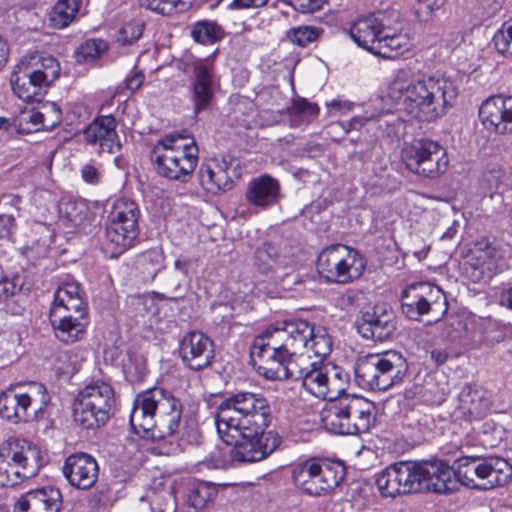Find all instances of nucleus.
<instances>
[{"label": "nucleus", "mask_w": 512, "mask_h": 512, "mask_svg": "<svg viewBox=\"0 0 512 512\" xmlns=\"http://www.w3.org/2000/svg\"><path fill=\"white\" fill-rule=\"evenodd\" d=\"M271 408L260 393L231 394L216 408L215 424L221 440L231 446L230 457L237 462H257L267 458L281 444V437L266 431Z\"/></svg>", "instance_id": "1"}, {"label": "nucleus", "mask_w": 512, "mask_h": 512, "mask_svg": "<svg viewBox=\"0 0 512 512\" xmlns=\"http://www.w3.org/2000/svg\"><path fill=\"white\" fill-rule=\"evenodd\" d=\"M130 425L144 438H165L180 433L182 441L200 445L202 433L196 420L183 416V404L170 390L153 387L139 393L133 402Z\"/></svg>", "instance_id": "2"}, {"label": "nucleus", "mask_w": 512, "mask_h": 512, "mask_svg": "<svg viewBox=\"0 0 512 512\" xmlns=\"http://www.w3.org/2000/svg\"><path fill=\"white\" fill-rule=\"evenodd\" d=\"M449 465L442 460L399 461L376 476V485L384 497L455 490Z\"/></svg>", "instance_id": "3"}, {"label": "nucleus", "mask_w": 512, "mask_h": 512, "mask_svg": "<svg viewBox=\"0 0 512 512\" xmlns=\"http://www.w3.org/2000/svg\"><path fill=\"white\" fill-rule=\"evenodd\" d=\"M455 80L445 76H423L411 83L407 94L397 104L420 121H433L445 115L458 96Z\"/></svg>", "instance_id": "4"}, {"label": "nucleus", "mask_w": 512, "mask_h": 512, "mask_svg": "<svg viewBox=\"0 0 512 512\" xmlns=\"http://www.w3.org/2000/svg\"><path fill=\"white\" fill-rule=\"evenodd\" d=\"M311 333L309 322L303 319L284 320L266 328L254 338L251 346V357L255 362L258 360V373L262 375L279 359L305 347Z\"/></svg>", "instance_id": "5"}, {"label": "nucleus", "mask_w": 512, "mask_h": 512, "mask_svg": "<svg viewBox=\"0 0 512 512\" xmlns=\"http://www.w3.org/2000/svg\"><path fill=\"white\" fill-rule=\"evenodd\" d=\"M87 303L76 282L61 284L55 292L50 322L57 339L74 343L83 338L87 326Z\"/></svg>", "instance_id": "6"}, {"label": "nucleus", "mask_w": 512, "mask_h": 512, "mask_svg": "<svg viewBox=\"0 0 512 512\" xmlns=\"http://www.w3.org/2000/svg\"><path fill=\"white\" fill-rule=\"evenodd\" d=\"M408 362L401 352L390 350L359 358L354 367L357 384L373 391H385L403 381Z\"/></svg>", "instance_id": "7"}, {"label": "nucleus", "mask_w": 512, "mask_h": 512, "mask_svg": "<svg viewBox=\"0 0 512 512\" xmlns=\"http://www.w3.org/2000/svg\"><path fill=\"white\" fill-rule=\"evenodd\" d=\"M451 475L457 481L471 489L489 490L506 484L512 476L509 463L498 457H460L449 466Z\"/></svg>", "instance_id": "8"}, {"label": "nucleus", "mask_w": 512, "mask_h": 512, "mask_svg": "<svg viewBox=\"0 0 512 512\" xmlns=\"http://www.w3.org/2000/svg\"><path fill=\"white\" fill-rule=\"evenodd\" d=\"M40 449L26 439L11 438L0 446V487H14L36 476Z\"/></svg>", "instance_id": "9"}, {"label": "nucleus", "mask_w": 512, "mask_h": 512, "mask_svg": "<svg viewBox=\"0 0 512 512\" xmlns=\"http://www.w3.org/2000/svg\"><path fill=\"white\" fill-rule=\"evenodd\" d=\"M115 404L113 387L104 381H93L78 394L73 409L74 420L85 429L98 428L110 419Z\"/></svg>", "instance_id": "10"}, {"label": "nucleus", "mask_w": 512, "mask_h": 512, "mask_svg": "<svg viewBox=\"0 0 512 512\" xmlns=\"http://www.w3.org/2000/svg\"><path fill=\"white\" fill-rule=\"evenodd\" d=\"M316 267L326 283L349 284L362 275L366 263L357 250L332 244L319 253Z\"/></svg>", "instance_id": "11"}, {"label": "nucleus", "mask_w": 512, "mask_h": 512, "mask_svg": "<svg viewBox=\"0 0 512 512\" xmlns=\"http://www.w3.org/2000/svg\"><path fill=\"white\" fill-rule=\"evenodd\" d=\"M400 301L402 314L413 321H421L424 315H429L433 321H438L448 310L443 291L428 282L408 285L401 292Z\"/></svg>", "instance_id": "12"}, {"label": "nucleus", "mask_w": 512, "mask_h": 512, "mask_svg": "<svg viewBox=\"0 0 512 512\" xmlns=\"http://www.w3.org/2000/svg\"><path fill=\"white\" fill-rule=\"evenodd\" d=\"M406 168L419 176L434 179L443 174L448 167L445 149L429 139H414L406 144L401 152Z\"/></svg>", "instance_id": "13"}, {"label": "nucleus", "mask_w": 512, "mask_h": 512, "mask_svg": "<svg viewBox=\"0 0 512 512\" xmlns=\"http://www.w3.org/2000/svg\"><path fill=\"white\" fill-rule=\"evenodd\" d=\"M140 210L138 204L128 198L117 199L108 215L106 238L117 248L116 254H121L131 247L139 235Z\"/></svg>", "instance_id": "14"}, {"label": "nucleus", "mask_w": 512, "mask_h": 512, "mask_svg": "<svg viewBox=\"0 0 512 512\" xmlns=\"http://www.w3.org/2000/svg\"><path fill=\"white\" fill-rule=\"evenodd\" d=\"M198 154V146L193 140L190 144H183L181 151L162 152L159 147H153L150 158L158 175L185 182L197 167Z\"/></svg>", "instance_id": "15"}, {"label": "nucleus", "mask_w": 512, "mask_h": 512, "mask_svg": "<svg viewBox=\"0 0 512 512\" xmlns=\"http://www.w3.org/2000/svg\"><path fill=\"white\" fill-rule=\"evenodd\" d=\"M218 87L214 65L202 60L190 65L188 98L195 116L209 110Z\"/></svg>", "instance_id": "16"}, {"label": "nucleus", "mask_w": 512, "mask_h": 512, "mask_svg": "<svg viewBox=\"0 0 512 512\" xmlns=\"http://www.w3.org/2000/svg\"><path fill=\"white\" fill-rule=\"evenodd\" d=\"M179 356L185 367L193 371H201L213 362L214 343L200 331L188 332L180 340Z\"/></svg>", "instance_id": "17"}, {"label": "nucleus", "mask_w": 512, "mask_h": 512, "mask_svg": "<svg viewBox=\"0 0 512 512\" xmlns=\"http://www.w3.org/2000/svg\"><path fill=\"white\" fill-rule=\"evenodd\" d=\"M239 161L229 157H224L221 161H212L202 164L199 172V182L201 186L209 193L218 194L232 189L234 178H238L240 173L237 170Z\"/></svg>", "instance_id": "18"}, {"label": "nucleus", "mask_w": 512, "mask_h": 512, "mask_svg": "<svg viewBox=\"0 0 512 512\" xmlns=\"http://www.w3.org/2000/svg\"><path fill=\"white\" fill-rule=\"evenodd\" d=\"M357 332L367 340L382 342L392 337L396 330V316L392 309L375 306L363 312L355 322Z\"/></svg>", "instance_id": "19"}, {"label": "nucleus", "mask_w": 512, "mask_h": 512, "mask_svg": "<svg viewBox=\"0 0 512 512\" xmlns=\"http://www.w3.org/2000/svg\"><path fill=\"white\" fill-rule=\"evenodd\" d=\"M62 472L71 486L79 490H88L98 480L99 466L92 455L78 452L65 459Z\"/></svg>", "instance_id": "20"}, {"label": "nucleus", "mask_w": 512, "mask_h": 512, "mask_svg": "<svg viewBox=\"0 0 512 512\" xmlns=\"http://www.w3.org/2000/svg\"><path fill=\"white\" fill-rule=\"evenodd\" d=\"M479 118L486 129L496 134L512 133V96L487 98L479 108Z\"/></svg>", "instance_id": "21"}, {"label": "nucleus", "mask_w": 512, "mask_h": 512, "mask_svg": "<svg viewBox=\"0 0 512 512\" xmlns=\"http://www.w3.org/2000/svg\"><path fill=\"white\" fill-rule=\"evenodd\" d=\"M10 84L14 94L26 102H39L49 87L36 75L30 62L24 60L20 61L12 71Z\"/></svg>", "instance_id": "22"}, {"label": "nucleus", "mask_w": 512, "mask_h": 512, "mask_svg": "<svg viewBox=\"0 0 512 512\" xmlns=\"http://www.w3.org/2000/svg\"><path fill=\"white\" fill-rule=\"evenodd\" d=\"M292 263L293 258L287 251V246H282L280 242H263L252 256L254 269L263 275H274L279 270L290 267Z\"/></svg>", "instance_id": "23"}, {"label": "nucleus", "mask_w": 512, "mask_h": 512, "mask_svg": "<svg viewBox=\"0 0 512 512\" xmlns=\"http://www.w3.org/2000/svg\"><path fill=\"white\" fill-rule=\"evenodd\" d=\"M62 502L58 488L45 486L22 494L15 502L13 512H59Z\"/></svg>", "instance_id": "24"}, {"label": "nucleus", "mask_w": 512, "mask_h": 512, "mask_svg": "<svg viewBox=\"0 0 512 512\" xmlns=\"http://www.w3.org/2000/svg\"><path fill=\"white\" fill-rule=\"evenodd\" d=\"M113 115L96 117L84 130V138L90 144L99 143L101 151L114 154L120 151L121 143L116 131Z\"/></svg>", "instance_id": "25"}, {"label": "nucleus", "mask_w": 512, "mask_h": 512, "mask_svg": "<svg viewBox=\"0 0 512 512\" xmlns=\"http://www.w3.org/2000/svg\"><path fill=\"white\" fill-rule=\"evenodd\" d=\"M345 475V466L341 462L322 458L307 494L311 496L326 495L343 481Z\"/></svg>", "instance_id": "26"}, {"label": "nucleus", "mask_w": 512, "mask_h": 512, "mask_svg": "<svg viewBox=\"0 0 512 512\" xmlns=\"http://www.w3.org/2000/svg\"><path fill=\"white\" fill-rule=\"evenodd\" d=\"M305 347H300L295 350V354L285 358L279 359L273 366L269 367L262 375L267 380H303L305 372L309 369V364L304 365V361L311 356L304 354Z\"/></svg>", "instance_id": "27"}, {"label": "nucleus", "mask_w": 512, "mask_h": 512, "mask_svg": "<svg viewBox=\"0 0 512 512\" xmlns=\"http://www.w3.org/2000/svg\"><path fill=\"white\" fill-rule=\"evenodd\" d=\"M49 401L50 397L42 383H30L28 392L16 393L17 420L28 422L35 419Z\"/></svg>", "instance_id": "28"}, {"label": "nucleus", "mask_w": 512, "mask_h": 512, "mask_svg": "<svg viewBox=\"0 0 512 512\" xmlns=\"http://www.w3.org/2000/svg\"><path fill=\"white\" fill-rule=\"evenodd\" d=\"M245 197L251 205L267 208L278 202L280 184L273 177L262 175L249 182Z\"/></svg>", "instance_id": "29"}, {"label": "nucleus", "mask_w": 512, "mask_h": 512, "mask_svg": "<svg viewBox=\"0 0 512 512\" xmlns=\"http://www.w3.org/2000/svg\"><path fill=\"white\" fill-rule=\"evenodd\" d=\"M459 407L473 419H480L491 407L489 391L477 385H465L459 394Z\"/></svg>", "instance_id": "30"}, {"label": "nucleus", "mask_w": 512, "mask_h": 512, "mask_svg": "<svg viewBox=\"0 0 512 512\" xmlns=\"http://www.w3.org/2000/svg\"><path fill=\"white\" fill-rule=\"evenodd\" d=\"M348 409L347 435L367 432L374 420L371 402L360 396L349 395Z\"/></svg>", "instance_id": "31"}, {"label": "nucleus", "mask_w": 512, "mask_h": 512, "mask_svg": "<svg viewBox=\"0 0 512 512\" xmlns=\"http://www.w3.org/2000/svg\"><path fill=\"white\" fill-rule=\"evenodd\" d=\"M348 403L349 395L329 400L321 411V421L327 431L333 434L347 435Z\"/></svg>", "instance_id": "32"}, {"label": "nucleus", "mask_w": 512, "mask_h": 512, "mask_svg": "<svg viewBox=\"0 0 512 512\" xmlns=\"http://www.w3.org/2000/svg\"><path fill=\"white\" fill-rule=\"evenodd\" d=\"M378 32V26L372 13L357 18L349 29L352 40L370 53H372V46L378 45Z\"/></svg>", "instance_id": "33"}, {"label": "nucleus", "mask_w": 512, "mask_h": 512, "mask_svg": "<svg viewBox=\"0 0 512 512\" xmlns=\"http://www.w3.org/2000/svg\"><path fill=\"white\" fill-rule=\"evenodd\" d=\"M328 369V366H321L318 362L309 363V369L302 380L303 388L316 398L327 400Z\"/></svg>", "instance_id": "34"}, {"label": "nucleus", "mask_w": 512, "mask_h": 512, "mask_svg": "<svg viewBox=\"0 0 512 512\" xmlns=\"http://www.w3.org/2000/svg\"><path fill=\"white\" fill-rule=\"evenodd\" d=\"M164 253L160 248L149 249L136 258V268L144 282L155 280L164 268Z\"/></svg>", "instance_id": "35"}, {"label": "nucleus", "mask_w": 512, "mask_h": 512, "mask_svg": "<svg viewBox=\"0 0 512 512\" xmlns=\"http://www.w3.org/2000/svg\"><path fill=\"white\" fill-rule=\"evenodd\" d=\"M510 175L499 165L488 167L482 174L480 185L491 197L494 193L503 194L511 186Z\"/></svg>", "instance_id": "36"}, {"label": "nucleus", "mask_w": 512, "mask_h": 512, "mask_svg": "<svg viewBox=\"0 0 512 512\" xmlns=\"http://www.w3.org/2000/svg\"><path fill=\"white\" fill-rule=\"evenodd\" d=\"M81 0H58L51 13L50 23L56 29H64L69 26L75 19Z\"/></svg>", "instance_id": "37"}, {"label": "nucleus", "mask_w": 512, "mask_h": 512, "mask_svg": "<svg viewBox=\"0 0 512 512\" xmlns=\"http://www.w3.org/2000/svg\"><path fill=\"white\" fill-rule=\"evenodd\" d=\"M225 31L221 25L212 20H200L194 23L191 37L200 44L208 45L221 40Z\"/></svg>", "instance_id": "38"}, {"label": "nucleus", "mask_w": 512, "mask_h": 512, "mask_svg": "<svg viewBox=\"0 0 512 512\" xmlns=\"http://www.w3.org/2000/svg\"><path fill=\"white\" fill-rule=\"evenodd\" d=\"M322 458H310L294 465L292 469V480L294 484L304 493H308L309 485L314 480L319 463Z\"/></svg>", "instance_id": "39"}, {"label": "nucleus", "mask_w": 512, "mask_h": 512, "mask_svg": "<svg viewBox=\"0 0 512 512\" xmlns=\"http://www.w3.org/2000/svg\"><path fill=\"white\" fill-rule=\"evenodd\" d=\"M309 328L312 333L306 339L305 351L311 350L315 356L320 358L328 356L332 350V340L326 329L315 327L311 323H309Z\"/></svg>", "instance_id": "40"}, {"label": "nucleus", "mask_w": 512, "mask_h": 512, "mask_svg": "<svg viewBox=\"0 0 512 512\" xmlns=\"http://www.w3.org/2000/svg\"><path fill=\"white\" fill-rule=\"evenodd\" d=\"M383 41H378V45L372 46V54L385 59H394L401 50L407 49L408 39L402 33L396 36H386Z\"/></svg>", "instance_id": "41"}, {"label": "nucleus", "mask_w": 512, "mask_h": 512, "mask_svg": "<svg viewBox=\"0 0 512 512\" xmlns=\"http://www.w3.org/2000/svg\"><path fill=\"white\" fill-rule=\"evenodd\" d=\"M348 383L349 375L344 369L338 366L329 367L327 381L329 391L327 400H335L339 397L347 395L345 391L347 389Z\"/></svg>", "instance_id": "42"}, {"label": "nucleus", "mask_w": 512, "mask_h": 512, "mask_svg": "<svg viewBox=\"0 0 512 512\" xmlns=\"http://www.w3.org/2000/svg\"><path fill=\"white\" fill-rule=\"evenodd\" d=\"M322 33V28L310 25H301L290 28L286 31L285 35L286 39L294 45L307 47L310 43L317 41Z\"/></svg>", "instance_id": "43"}, {"label": "nucleus", "mask_w": 512, "mask_h": 512, "mask_svg": "<svg viewBox=\"0 0 512 512\" xmlns=\"http://www.w3.org/2000/svg\"><path fill=\"white\" fill-rule=\"evenodd\" d=\"M108 44L102 39H89L78 46L75 57L79 63H88L98 59L108 50Z\"/></svg>", "instance_id": "44"}, {"label": "nucleus", "mask_w": 512, "mask_h": 512, "mask_svg": "<svg viewBox=\"0 0 512 512\" xmlns=\"http://www.w3.org/2000/svg\"><path fill=\"white\" fill-rule=\"evenodd\" d=\"M216 494L217 491L213 485L207 482L197 483L189 491L187 504L189 507L200 510L204 508L208 502L212 501Z\"/></svg>", "instance_id": "45"}, {"label": "nucleus", "mask_w": 512, "mask_h": 512, "mask_svg": "<svg viewBox=\"0 0 512 512\" xmlns=\"http://www.w3.org/2000/svg\"><path fill=\"white\" fill-rule=\"evenodd\" d=\"M411 71L407 68L397 69L393 74V80L388 88L389 98L397 105L407 94L408 88L411 87Z\"/></svg>", "instance_id": "46"}, {"label": "nucleus", "mask_w": 512, "mask_h": 512, "mask_svg": "<svg viewBox=\"0 0 512 512\" xmlns=\"http://www.w3.org/2000/svg\"><path fill=\"white\" fill-rule=\"evenodd\" d=\"M185 281V278L182 277L181 274H176L174 272H165L159 278V283L163 289H165L169 295H165L164 293H158V297L160 299H167L170 301H178L184 297L182 293V283Z\"/></svg>", "instance_id": "47"}, {"label": "nucleus", "mask_w": 512, "mask_h": 512, "mask_svg": "<svg viewBox=\"0 0 512 512\" xmlns=\"http://www.w3.org/2000/svg\"><path fill=\"white\" fill-rule=\"evenodd\" d=\"M59 213L73 225H80L86 217L87 205L84 201L62 199L59 202Z\"/></svg>", "instance_id": "48"}, {"label": "nucleus", "mask_w": 512, "mask_h": 512, "mask_svg": "<svg viewBox=\"0 0 512 512\" xmlns=\"http://www.w3.org/2000/svg\"><path fill=\"white\" fill-rule=\"evenodd\" d=\"M36 75L44 83L49 86L59 77L60 65L56 58L53 56H46L39 59L37 62L31 63Z\"/></svg>", "instance_id": "49"}, {"label": "nucleus", "mask_w": 512, "mask_h": 512, "mask_svg": "<svg viewBox=\"0 0 512 512\" xmlns=\"http://www.w3.org/2000/svg\"><path fill=\"white\" fill-rule=\"evenodd\" d=\"M148 501L151 512H176V500L170 489L152 491Z\"/></svg>", "instance_id": "50"}, {"label": "nucleus", "mask_w": 512, "mask_h": 512, "mask_svg": "<svg viewBox=\"0 0 512 512\" xmlns=\"http://www.w3.org/2000/svg\"><path fill=\"white\" fill-rule=\"evenodd\" d=\"M492 41L498 53L512 59V19L504 22Z\"/></svg>", "instance_id": "51"}, {"label": "nucleus", "mask_w": 512, "mask_h": 512, "mask_svg": "<svg viewBox=\"0 0 512 512\" xmlns=\"http://www.w3.org/2000/svg\"><path fill=\"white\" fill-rule=\"evenodd\" d=\"M144 27V23L136 20L124 24L117 33V42L123 46L134 43L142 36Z\"/></svg>", "instance_id": "52"}, {"label": "nucleus", "mask_w": 512, "mask_h": 512, "mask_svg": "<svg viewBox=\"0 0 512 512\" xmlns=\"http://www.w3.org/2000/svg\"><path fill=\"white\" fill-rule=\"evenodd\" d=\"M290 113L309 123L318 116L319 108L317 104L310 103L305 98H297L290 107Z\"/></svg>", "instance_id": "53"}, {"label": "nucleus", "mask_w": 512, "mask_h": 512, "mask_svg": "<svg viewBox=\"0 0 512 512\" xmlns=\"http://www.w3.org/2000/svg\"><path fill=\"white\" fill-rule=\"evenodd\" d=\"M379 29H403L400 12L385 10L372 13Z\"/></svg>", "instance_id": "54"}, {"label": "nucleus", "mask_w": 512, "mask_h": 512, "mask_svg": "<svg viewBox=\"0 0 512 512\" xmlns=\"http://www.w3.org/2000/svg\"><path fill=\"white\" fill-rule=\"evenodd\" d=\"M23 281L21 277L14 276L12 279L7 277L0 278V303H6L16 297L22 290Z\"/></svg>", "instance_id": "55"}, {"label": "nucleus", "mask_w": 512, "mask_h": 512, "mask_svg": "<svg viewBox=\"0 0 512 512\" xmlns=\"http://www.w3.org/2000/svg\"><path fill=\"white\" fill-rule=\"evenodd\" d=\"M43 114L44 130H52L62 121V111L55 102H46L41 104Z\"/></svg>", "instance_id": "56"}, {"label": "nucleus", "mask_w": 512, "mask_h": 512, "mask_svg": "<svg viewBox=\"0 0 512 512\" xmlns=\"http://www.w3.org/2000/svg\"><path fill=\"white\" fill-rule=\"evenodd\" d=\"M17 403L16 393H2L0 395V415L3 418L11 420L15 423L19 422L17 420Z\"/></svg>", "instance_id": "57"}, {"label": "nucleus", "mask_w": 512, "mask_h": 512, "mask_svg": "<svg viewBox=\"0 0 512 512\" xmlns=\"http://www.w3.org/2000/svg\"><path fill=\"white\" fill-rule=\"evenodd\" d=\"M301 13H313L322 9L325 0H278Z\"/></svg>", "instance_id": "58"}, {"label": "nucleus", "mask_w": 512, "mask_h": 512, "mask_svg": "<svg viewBox=\"0 0 512 512\" xmlns=\"http://www.w3.org/2000/svg\"><path fill=\"white\" fill-rule=\"evenodd\" d=\"M446 0H417L416 13L419 18L427 21L435 10L440 9Z\"/></svg>", "instance_id": "59"}, {"label": "nucleus", "mask_w": 512, "mask_h": 512, "mask_svg": "<svg viewBox=\"0 0 512 512\" xmlns=\"http://www.w3.org/2000/svg\"><path fill=\"white\" fill-rule=\"evenodd\" d=\"M185 135L183 133L175 132L164 136L159 139L154 147H159L160 151H181L183 145H177L179 140L185 139Z\"/></svg>", "instance_id": "60"}, {"label": "nucleus", "mask_w": 512, "mask_h": 512, "mask_svg": "<svg viewBox=\"0 0 512 512\" xmlns=\"http://www.w3.org/2000/svg\"><path fill=\"white\" fill-rule=\"evenodd\" d=\"M139 5L155 13L169 16L170 0H139Z\"/></svg>", "instance_id": "61"}, {"label": "nucleus", "mask_w": 512, "mask_h": 512, "mask_svg": "<svg viewBox=\"0 0 512 512\" xmlns=\"http://www.w3.org/2000/svg\"><path fill=\"white\" fill-rule=\"evenodd\" d=\"M476 248L481 253L479 258L487 257L489 259H495L500 257V250L494 242L481 240L476 243Z\"/></svg>", "instance_id": "62"}, {"label": "nucleus", "mask_w": 512, "mask_h": 512, "mask_svg": "<svg viewBox=\"0 0 512 512\" xmlns=\"http://www.w3.org/2000/svg\"><path fill=\"white\" fill-rule=\"evenodd\" d=\"M55 361L59 362L60 365L55 364V370L60 374H66L71 371L70 359L71 355L68 351H60L54 356Z\"/></svg>", "instance_id": "63"}, {"label": "nucleus", "mask_w": 512, "mask_h": 512, "mask_svg": "<svg viewBox=\"0 0 512 512\" xmlns=\"http://www.w3.org/2000/svg\"><path fill=\"white\" fill-rule=\"evenodd\" d=\"M145 79V75L142 71H135L133 74L127 76L124 80L125 87L131 91L134 92L138 90Z\"/></svg>", "instance_id": "64"}]
</instances>
